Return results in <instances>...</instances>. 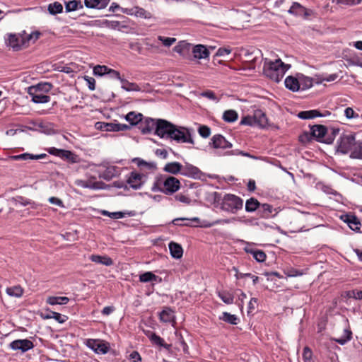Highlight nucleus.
Segmentation results:
<instances>
[{
  "instance_id": "51",
  "label": "nucleus",
  "mask_w": 362,
  "mask_h": 362,
  "mask_svg": "<svg viewBox=\"0 0 362 362\" xmlns=\"http://www.w3.org/2000/svg\"><path fill=\"white\" fill-rule=\"evenodd\" d=\"M46 318H53L59 323H64L68 319L67 316L62 315L57 312H50V314L46 316Z\"/></svg>"
},
{
  "instance_id": "4",
  "label": "nucleus",
  "mask_w": 362,
  "mask_h": 362,
  "mask_svg": "<svg viewBox=\"0 0 362 362\" xmlns=\"http://www.w3.org/2000/svg\"><path fill=\"white\" fill-rule=\"evenodd\" d=\"M52 88V85L50 83H39L35 86H30L28 88V93L35 103H46L50 100V97L46 93L49 92Z\"/></svg>"
},
{
  "instance_id": "43",
  "label": "nucleus",
  "mask_w": 362,
  "mask_h": 362,
  "mask_svg": "<svg viewBox=\"0 0 362 362\" xmlns=\"http://www.w3.org/2000/svg\"><path fill=\"white\" fill-rule=\"evenodd\" d=\"M338 76L336 74H329L326 76H316L315 83L321 84L323 82L334 81L337 78Z\"/></svg>"
},
{
  "instance_id": "42",
  "label": "nucleus",
  "mask_w": 362,
  "mask_h": 362,
  "mask_svg": "<svg viewBox=\"0 0 362 362\" xmlns=\"http://www.w3.org/2000/svg\"><path fill=\"white\" fill-rule=\"evenodd\" d=\"M259 202L255 198H250L246 201L245 211L247 212L255 211L259 206Z\"/></svg>"
},
{
  "instance_id": "10",
  "label": "nucleus",
  "mask_w": 362,
  "mask_h": 362,
  "mask_svg": "<svg viewBox=\"0 0 362 362\" xmlns=\"http://www.w3.org/2000/svg\"><path fill=\"white\" fill-rule=\"evenodd\" d=\"M158 119L150 117L143 118L139 124V129L143 134H148L156 132Z\"/></svg>"
},
{
  "instance_id": "20",
  "label": "nucleus",
  "mask_w": 362,
  "mask_h": 362,
  "mask_svg": "<svg viewBox=\"0 0 362 362\" xmlns=\"http://www.w3.org/2000/svg\"><path fill=\"white\" fill-rule=\"evenodd\" d=\"M191 52L193 54V58L196 59H206L209 57V50L203 45L192 46Z\"/></svg>"
},
{
  "instance_id": "15",
  "label": "nucleus",
  "mask_w": 362,
  "mask_h": 362,
  "mask_svg": "<svg viewBox=\"0 0 362 362\" xmlns=\"http://www.w3.org/2000/svg\"><path fill=\"white\" fill-rule=\"evenodd\" d=\"M115 79L119 81L121 88L127 91H140L141 88L135 83H131L123 78L119 72L115 71Z\"/></svg>"
},
{
  "instance_id": "55",
  "label": "nucleus",
  "mask_w": 362,
  "mask_h": 362,
  "mask_svg": "<svg viewBox=\"0 0 362 362\" xmlns=\"http://www.w3.org/2000/svg\"><path fill=\"white\" fill-rule=\"evenodd\" d=\"M136 214L135 211H115V219L123 218L127 216H134Z\"/></svg>"
},
{
  "instance_id": "8",
  "label": "nucleus",
  "mask_w": 362,
  "mask_h": 362,
  "mask_svg": "<svg viewBox=\"0 0 362 362\" xmlns=\"http://www.w3.org/2000/svg\"><path fill=\"white\" fill-rule=\"evenodd\" d=\"M173 125L165 119H158L155 134L162 139H169Z\"/></svg>"
},
{
  "instance_id": "5",
  "label": "nucleus",
  "mask_w": 362,
  "mask_h": 362,
  "mask_svg": "<svg viewBox=\"0 0 362 362\" xmlns=\"http://www.w3.org/2000/svg\"><path fill=\"white\" fill-rule=\"evenodd\" d=\"M358 146L361 148V143L356 141L355 134L352 133L341 135L337 141V151L343 154L356 149Z\"/></svg>"
},
{
  "instance_id": "14",
  "label": "nucleus",
  "mask_w": 362,
  "mask_h": 362,
  "mask_svg": "<svg viewBox=\"0 0 362 362\" xmlns=\"http://www.w3.org/2000/svg\"><path fill=\"white\" fill-rule=\"evenodd\" d=\"M9 346L13 350H20L22 352H25L33 348V343L29 339H17L13 341Z\"/></svg>"
},
{
  "instance_id": "37",
  "label": "nucleus",
  "mask_w": 362,
  "mask_h": 362,
  "mask_svg": "<svg viewBox=\"0 0 362 362\" xmlns=\"http://www.w3.org/2000/svg\"><path fill=\"white\" fill-rule=\"evenodd\" d=\"M112 73V70L105 65H97L93 68L95 76H103Z\"/></svg>"
},
{
  "instance_id": "41",
  "label": "nucleus",
  "mask_w": 362,
  "mask_h": 362,
  "mask_svg": "<svg viewBox=\"0 0 362 362\" xmlns=\"http://www.w3.org/2000/svg\"><path fill=\"white\" fill-rule=\"evenodd\" d=\"M238 118V115L235 110H226L223 114V119L226 122H234Z\"/></svg>"
},
{
  "instance_id": "16",
  "label": "nucleus",
  "mask_w": 362,
  "mask_h": 362,
  "mask_svg": "<svg viewBox=\"0 0 362 362\" xmlns=\"http://www.w3.org/2000/svg\"><path fill=\"white\" fill-rule=\"evenodd\" d=\"M245 252L251 254L254 259L258 262H264L266 260L267 255L265 252L261 250L255 249L250 243H247L244 247Z\"/></svg>"
},
{
  "instance_id": "17",
  "label": "nucleus",
  "mask_w": 362,
  "mask_h": 362,
  "mask_svg": "<svg viewBox=\"0 0 362 362\" xmlns=\"http://www.w3.org/2000/svg\"><path fill=\"white\" fill-rule=\"evenodd\" d=\"M181 168L180 173L184 176L192 178H198L200 176V170L191 164L186 163L185 165L181 164Z\"/></svg>"
},
{
  "instance_id": "36",
  "label": "nucleus",
  "mask_w": 362,
  "mask_h": 362,
  "mask_svg": "<svg viewBox=\"0 0 362 362\" xmlns=\"http://www.w3.org/2000/svg\"><path fill=\"white\" fill-rule=\"evenodd\" d=\"M219 319L233 325H236L239 322V319L235 315L227 312H223Z\"/></svg>"
},
{
  "instance_id": "63",
  "label": "nucleus",
  "mask_w": 362,
  "mask_h": 362,
  "mask_svg": "<svg viewBox=\"0 0 362 362\" xmlns=\"http://www.w3.org/2000/svg\"><path fill=\"white\" fill-rule=\"evenodd\" d=\"M129 358L132 360L133 362H141L142 360L141 355L136 351H132L129 355Z\"/></svg>"
},
{
  "instance_id": "31",
  "label": "nucleus",
  "mask_w": 362,
  "mask_h": 362,
  "mask_svg": "<svg viewBox=\"0 0 362 362\" xmlns=\"http://www.w3.org/2000/svg\"><path fill=\"white\" fill-rule=\"evenodd\" d=\"M139 281L143 283L147 282H161L162 279L155 275L151 272H146L139 276Z\"/></svg>"
},
{
  "instance_id": "26",
  "label": "nucleus",
  "mask_w": 362,
  "mask_h": 362,
  "mask_svg": "<svg viewBox=\"0 0 362 362\" xmlns=\"http://www.w3.org/2000/svg\"><path fill=\"white\" fill-rule=\"evenodd\" d=\"M284 84L286 88L292 92H298L300 90L298 74L296 77L292 76H287L285 78Z\"/></svg>"
},
{
  "instance_id": "44",
  "label": "nucleus",
  "mask_w": 362,
  "mask_h": 362,
  "mask_svg": "<svg viewBox=\"0 0 362 362\" xmlns=\"http://www.w3.org/2000/svg\"><path fill=\"white\" fill-rule=\"evenodd\" d=\"M134 14L137 17H140L145 19H149L152 17V15L150 12L140 7H135L134 8Z\"/></svg>"
},
{
  "instance_id": "62",
  "label": "nucleus",
  "mask_w": 362,
  "mask_h": 362,
  "mask_svg": "<svg viewBox=\"0 0 362 362\" xmlns=\"http://www.w3.org/2000/svg\"><path fill=\"white\" fill-rule=\"evenodd\" d=\"M362 0H336V3L338 4L344 5H357L361 4Z\"/></svg>"
},
{
  "instance_id": "22",
  "label": "nucleus",
  "mask_w": 362,
  "mask_h": 362,
  "mask_svg": "<svg viewBox=\"0 0 362 362\" xmlns=\"http://www.w3.org/2000/svg\"><path fill=\"white\" fill-rule=\"evenodd\" d=\"M8 43L14 49L18 50L25 45V40L24 37L19 35L10 34L8 38Z\"/></svg>"
},
{
  "instance_id": "27",
  "label": "nucleus",
  "mask_w": 362,
  "mask_h": 362,
  "mask_svg": "<svg viewBox=\"0 0 362 362\" xmlns=\"http://www.w3.org/2000/svg\"><path fill=\"white\" fill-rule=\"evenodd\" d=\"M253 117L257 127L264 128L267 124V118L265 113L261 110H256L253 112Z\"/></svg>"
},
{
  "instance_id": "58",
  "label": "nucleus",
  "mask_w": 362,
  "mask_h": 362,
  "mask_svg": "<svg viewBox=\"0 0 362 362\" xmlns=\"http://www.w3.org/2000/svg\"><path fill=\"white\" fill-rule=\"evenodd\" d=\"M175 199L177 201H178L181 203L185 204H190L192 202V199L188 195L183 194L181 193L177 194L175 196Z\"/></svg>"
},
{
  "instance_id": "57",
  "label": "nucleus",
  "mask_w": 362,
  "mask_h": 362,
  "mask_svg": "<svg viewBox=\"0 0 362 362\" xmlns=\"http://www.w3.org/2000/svg\"><path fill=\"white\" fill-rule=\"evenodd\" d=\"M240 124L250 127H257L253 115H247L241 119Z\"/></svg>"
},
{
  "instance_id": "40",
  "label": "nucleus",
  "mask_w": 362,
  "mask_h": 362,
  "mask_svg": "<svg viewBox=\"0 0 362 362\" xmlns=\"http://www.w3.org/2000/svg\"><path fill=\"white\" fill-rule=\"evenodd\" d=\"M305 8L299 3L294 2L288 10V13L296 16H301L305 13Z\"/></svg>"
},
{
  "instance_id": "52",
  "label": "nucleus",
  "mask_w": 362,
  "mask_h": 362,
  "mask_svg": "<svg viewBox=\"0 0 362 362\" xmlns=\"http://www.w3.org/2000/svg\"><path fill=\"white\" fill-rule=\"evenodd\" d=\"M352 336V332L349 329H344V336L337 339L336 341L341 345L345 344L347 341L351 340Z\"/></svg>"
},
{
  "instance_id": "32",
  "label": "nucleus",
  "mask_w": 362,
  "mask_h": 362,
  "mask_svg": "<svg viewBox=\"0 0 362 362\" xmlns=\"http://www.w3.org/2000/svg\"><path fill=\"white\" fill-rule=\"evenodd\" d=\"M133 162L135 163L141 170L147 169L150 170H155L156 169V164L154 162H146L139 158H134Z\"/></svg>"
},
{
  "instance_id": "61",
  "label": "nucleus",
  "mask_w": 362,
  "mask_h": 362,
  "mask_svg": "<svg viewBox=\"0 0 362 362\" xmlns=\"http://www.w3.org/2000/svg\"><path fill=\"white\" fill-rule=\"evenodd\" d=\"M198 132L203 138H207L211 134L210 128L204 125L199 127Z\"/></svg>"
},
{
  "instance_id": "56",
  "label": "nucleus",
  "mask_w": 362,
  "mask_h": 362,
  "mask_svg": "<svg viewBox=\"0 0 362 362\" xmlns=\"http://www.w3.org/2000/svg\"><path fill=\"white\" fill-rule=\"evenodd\" d=\"M217 155L218 156H226V155H242L243 156H246V157H249V158H254V159H256L257 158L253 156H251L250 153H245V152H243V151H227L225 153H221L219 152H216V153Z\"/></svg>"
},
{
  "instance_id": "13",
  "label": "nucleus",
  "mask_w": 362,
  "mask_h": 362,
  "mask_svg": "<svg viewBox=\"0 0 362 362\" xmlns=\"http://www.w3.org/2000/svg\"><path fill=\"white\" fill-rule=\"evenodd\" d=\"M210 145L215 149H227L232 147V144L229 142L221 134H215L211 139Z\"/></svg>"
},
{
  "instance_id": "30",
  "label": "nucleus",
  "mask_w": 362,
  "mask_h": 362,
  "mask_svg": "<svg viewBox=\"0 0 362 362\" xmlns=\"http://www.w3.org/2000/svg\"><path fill=\"white\" fill-rule=\"evenodd\" d=\"M344 221L347 223L349 227L354 231L358 232L361 228V222L356 216L353 215H346Z\"/></svg>"
},
{
  "instance_id": "3",
  "label": "nucleus",
  "mask_w": 362,
  "mask_h": 362,
  "mask_svg": "<svg viewBox=\"0 0 362 362\" xmlns=\"http://www.w3.org/2000/svg\"><path fill=\"white\" fill-rule=\"evenodd\" d=\"M180 187L178 179L174 177L157 178L151 187L153 192H162L166 194H171L177 192Z\"/></svg>"
},
{
  "instance_id": "6",
  "label": "nucleus",
  "mask_w": 362,
  "mask_h": 362,
  "mask_svg": "<svg viewBox=\"0 0 362 362\" xmlns=\"http://www.w3.org/2000/svg\"><path fill=\"white\" fill-rule=\"evenodd\" d=\"M147 180V175L136 170L131 172L127 177V183L134 189H139Z\"/></svg>"
},
{
  "instance_id": "53",
  "label": "nucleus",
  "mask_w": 362,
  "mask_h": 362,
  "mask_svg": "<svg viewBox=\"0 0 362 362\" xmlns=\"http://www.w3.org/2000/svg\"><path fill=\"white\" fill-rule=\"evenodd\" d=\"M344 116L348 119H358L359 115L352 107H348L344 110Z\"/></svg>"
},
{
  "instance_id": "46",
  "label": "nucleus",
  "mask_w": 362,
  "mask_h": 362,
  "mask_svg": "<svg viewBox=\"0 0 362 362\" xmlns=\"http://www.w3.org/2000/svg\"><path fill=\"white\" fill-rule=\"evenodd\" d=\"M63 6L59 2L50 4L48 6V11L51 14L55 15L62 12Z\"/></svg>"
},
{
  "instance_id": "2",
  "label": "nucleus",
  "mask_w": 362,
  "mask_h": 362,
  "mask_svg": "<svg viewBox=\"0 0 362 362\" xmlns=\"http://www.w3.org/2000/svg\"><path fill=\"white\" fill-rule=\"evenodd\" d=\"M290 68L289 64L283 62L279 58L274 60L263 59V74L274 82L279 83Z\"/></svg>"
},
{
  "instance_id": "21",
  "label": "nucleus",
  "mask_w": 362,
  "mask_h": 362,
  "mask_svg": "<svg viewBox=\"0 0 362 362\" xmlns=\"http://www.w3.org/2000/svg\"><path fill=\"white\" fill-rule=\"evenodd\" d=\"M87 346L93 349L97 354H105L108 351V347L102 341L96 339H88Z\"/></svg>"
},
{
  "instance_id": "34",
  "label": "nucleus",
  "mask_w": 362,
  "mask_h": 362,
  "mask_svg": "<svg viewBox=\"0 0 362 362\" xmlns=\"http://www.w3.org/2000/svg\"><path fill=\"white\" fill-rule=\"evenodd\" d=\"M46 301L52 305H66L69 302V298L66 296H49Z\"/></svg>"
},
{
  "instance_id": "33",
  "label": "nucleus",
  "mask_w": 362,
  "mask_h": 362,
  "mask_svg": "<svg viewBox=\"0 0 362 362\" xmlns=\"http://www.w3.org/2000/svg\"><path fill=\"white\" fill-rule=\"evenodd\" d=\"M144 116L141 113H135L130 112L125 116V119L128 121L132 125L139 124L142 121Z\"/></svg>"
},
{
  "instance_id": "50",
  "label": "nucleus",
  "mask_w": 362,
  "mask_h": 362,
  "mask_svg": "<svg viewBox=\"0 0 362 362\" xmlns=\"http://www.w3.org/2000/svg\"><path fill=\"white\" fill-rule=\"evenodd\" d=\"M260 210L262 212V216L264 218H268L272 215L274 209L270 204H263L260 206Z\"/></svg>"
},
{
  "instance_id": "64",
  "label": "nucleus",
  "mask_w": 362,
  "mask_h": 362,
  "mask_svg": "<svg viewBox=\"0 0 362 362\" xmlns=\"http://www.w3.org/2000/svg\"><path fill=\"white\" fill-rule=\"evenodd\" d=\"M257 298H252L248 303V306H247V313L248 314H250V313H252V311H254L255 310V308H256V305L257 304Z\"/></svg>"
},
{
  "instance_id": "60",
  "label": "nucleus",
  "mask_w": 362,
  "mask_h": 362,
  "mask_svg": "<svg viewBox=\"0 0 362 362\" xmlns=\"http://www.w3.org/2000/svg\"><path fill=\"white\" fill-rule=\"evenodd\" d=\"M347 296L356 300H362V291L352 290L348 292Z\"/></svg>"
},
{
  "instance_id": "35",
  "label": "nucleus",
  "mask_w": 362,
  "mask_h": 362,
  "mask_svg": "<svg viewBox=\"0 0 362 362\" xmlns=\"http://www.w3.org/2000/svg\"><path fill=\"white\" fill-rule=\"evenodd\" d=\"M164 171L171 173V174H177L180 173L182 168H181V163L178 162H170L168 163L164 168Z\"/></svg>"
},
{
  "instance_id": "39",
  "label": "nucleus",
  "mask_w": 362,
  "mask_h": 362,
  "mask_svg": "<svg viewBox=\"0 0 362 362\" xmlns=\"http://www.w3.org/2000/svg\"><path fill=\"white\" fill-rule=\"evenodd\" d=\"M90 259H91V261L95 262V263H98V264H104V265H111L112 264V260L110 257H108L107 256H100V255H91Z\"/></svg>"
},
{
  "instance_id": "45",
  "label": "nucleus",
  "mask_w": 362,
  "mask_h": 362,
  "mask_svg": "<svg viewBox=\"0 0 362 362\" xmlns=\"http://www.w3.org/2000/svg\"><path fill=\"white\" fill-rule=\"evenodd\" d=\"M218 296L226 304H232L233 303V296L226 291H218Z\"/></svg>"
},
{
  "instance_id": "12",
  "label": "nucleus",
  "mask_w": 362,
  "mask_h": 362,
  "mask_svg": "<svg viewBox=\"0 0 362 362\" xmlns=\"http://www.w3.org/2000/svg\"><path fill=\"white\" fill-rule=\"evenodd\" d=\"M47 151L51 155L56 156L64 160H69L72 163L76 162V156L70 151L51 147L47 149Z\"/></svg>"
},
{
  "instance_id": "1",
  "label": "nucleus",
  "mask_w": 362,
  "mask_h": 362,
  "mask_svg": "<svg viewBox=\"0 0 362 362\" xmlns=\"http://www.w3.org/2000/svg\"><path fill=\"white\" fill-rule=\"evenodd\" d=\"M214 204L221 210L235 214L243 209V200L237 195L226 194L223 197L218 192L213 193Z\"/></svg>"
},
{
  "instance_id": "25",
  "label": "nucleus",
  "mask_w": 362,
  "mask_h": 362,
  "mask_svg": "<svg viewBox=\"0 0 362 362\" xmlns=\"http://www.w3.org/2000/svg\"><path fill=\"white\" fill-rule=\"evenodd\" d=\"M160 320L164 323H173L175 320L174 311L168 307H165L159 313Z\"/></svg>"
},
{
  "instance_id": "9",
  "label": "nucleus",
  "mask_w": 362,
  "mask_h": 362,
  "mask_svg": "<svg viewBox=\"0 0 362 362\" xmlns=\"http://www.w3.org/2000/svg\"><path fill=\"white\" fill-rule=\"evenodd\" d=\"M310 131L312 136L315 137L317 141L326 144H331L333 141V138H325L327 134V128L323 125H314L310 128Z\"/></svg>"
},
{
  "instance_id": "18",
  "label": "nucleus",
  "mask_w": 362,
  "mask_h": 362,
  "mask_svg": "<svg viewBox=\"0 0 362 362\" xmlns=\"http://www.w3.org/2000/svg\"><path fill=\"white\" fill-rule=\"evenodd\" d=\"M330 112L328 110H325L324 111V112L321 113L317 110H312L307 111H301L298 114V117L302 119H310L317 117H327L330 115Z\"/></svg>"
},
{
  "instance_id": "54",
  "label": "nucleus",
  "mask_w": 362,
  "mask_h": 362,
  "mask_svg": "<svg viewBox=\"0 0 362 362\" xmlns=\"http://www.w3.org/2000/svg\"><path fill=\"white\" fill-rule=\"evenodd\" d=\"M158 40L160 41L163 45L167 47H170L176 42V38L175 37H163L159 35L158 37Z\"/></svg>"
},
{
  "instance_id": "28",
  "label": "nucleus",
  "mask_w": 362,
  "mask_h": 362,
  "mask_svg": "<svg viewBox=\"0 0 362 362\" xmlns=\"http://www.w3.org/2000/svg\"><path fill=\"white\" fill-rule=\"evenodd\" d=\"M110 0H85L84 4L87 8L103 9L105 8Z\"/></svg>"
},
{
  "instance_id": "19",
  "label": "nucleus",
  "mask_w": 362,
  "mask_h": 362,
  "mask_svg": "<svg viewBox=\"0 0 362 362\" xmlns=\"http://www.w3.org/2000/svg\"><path fill=\"white\" fill-rule=\"evenodd\" d=\"M192 45L186 41H180L174 47L173 50L183 58L187 59L191 52Z\"/></svg>"
},
{
  "instance_id": "59",
  "label": "nucleus",
  "mask_w": 362,
  "mask_h": 362,
  "mask_svg": "<svg viewBox=\"0 0 362 362\" xmlns=\"http://www.w3.org/2000/svg\"><path fill=\"white\" fill-rule=\"evenodd\" d=\"M312 356H313V353H312L311 349L309 347L305 346L303 349V358L304 362H311Z\"/></svg>"
},
{
  "instance_id": "11",
  "label": "nucleus",
  "mask_w": 362,
  "mask_h": 362,
  "mask_svg": "<svg viewBox=\"0 0 362 362\" xmlns=\"http://www.w3.org/2000/svg\"><path fill=\"white\" fill-rule=\"evenodd\" d=\"M144 334L148 338L151 343L160 348L163 347L169 351L171 349V344H166L163 338L151 330H144Z\"/></svg>"
},
{
  "instance_id": "47",
  "label": "nucleus",
  "mask_w": 362,
  "mask_h": 362,
  "mask_svg": "<svg viewBox=\"0 0 362 362\" xmlns=\"http://www.w3.org/2000/svg\"><path fill=\"white\" fill-rule=\"evenodd\" d=\"M200 96L206 98L210 100L215 102L216 103L220 101V98L218 97L215 93L211 90L203 91L200 93Z\"/></svg>"
},
{
  "instance_id": "48",
  "label": "nucleus",
  "mask_w": 362,
  "mask_h": 362,
  "mask_svg": "<svg viewBox=\"0 0 362 362\" xmlns=\"http://www.w3.org/2000/svg\"><path fill=\"white\" fill-rule=\"evenodd\" d=\"M95 127L98 130L112 132L113 131V123L98 122L95 123Z\"/></svg>"
},
{
  "instance_id": "38",
  "label": "nucleus",
  "mask_w": 362,
  "mask_h": 362,
  "mask_svg": "<svg viewBox=\"0 0 362 362\" xmlns=\"http://www.w3.org/2000/svg\"><path fill=\"white\" fill-rule=\"evenodd\" d=\"M6 292L10 296L20 298L23 294V288L18 285L7 288Z\"/></svg>"
},
{
  "instance_id": "29",
  "label": "nucleus",
  "mask_w": 362,
  "mask_h": 362,
  "mask_svg": "<svg viewBox=\"0 0 362 362\" xmlns=\"http://www.w3.org/2000/svg\"><path fill=\"white\" fill-rule=\"evenodd\" d=\"M170 253L175 259H180L183 255V250L178 243L170 242L168 245Z\"/></svg>"
},
{
  "instance_id": "49",
  "label": "nucleus",
  "mask_w": 362,
  "mask_h": 362,
  "mask_svg": "<svg viewBox=\"0 0 362 362\" xmlns=\"http://www.w3.org/2000/svg\"><path fill=\"white\" fill-rule=\"evenodd\" d=\"M78 6H80V7L82 8V6H81L80 1H78L76 0L69 1L66 2L65 4L66 11V12L74 11L78 9Z\"/></svg>"
},
{
  "instance_id": "23",
  "label": "nucleus",
  "mask_w": 362,
  "mask_h": 362,
  "mask_svg": "<svg viewBox=\"0 0 362 362\" xmlns=\"http://www.w3.org/2000/svg\"><path fill=\"white\" fill-rule=\"evenodd\" d=\"M191 223H194V226H197L200 223V219L198 217H193L192 218H176L172 221L173 225L179 226H192V224Z\"/></svg>"
},
{
  "instance_id": "24",
  "label": "nucleus",
  "mask_w": 362,
  "mask_h": 362,
  "mask_svg": "<svg viewBox=\"0 0 362 362\" xmlns=\"http://www.w3.org/2000/svg\"><path fill=\"white\" fill-rule=\"evenodd\" d=\"M298 78L300 85V90H305L310 88L316 81V78H313L309 76H306L302 74H298Z\"/></svg>"
},
{
  "instance_id": "7",
  "label": "nucleus",
  "mask_w": 362,
  "mask_h": 362,
  "mask_svg": "<svg viewBox=\"0 0 362 362\" xmlns=\"http://www.w3.org/2000/svg\"><path fill=\"white\" fill-rule=\"evenodd\" d=\"M169 139H174L177 142L194 144L191 134L186 129L177 128L175 125H173Z\"/></svg>"
}]
</instances>
